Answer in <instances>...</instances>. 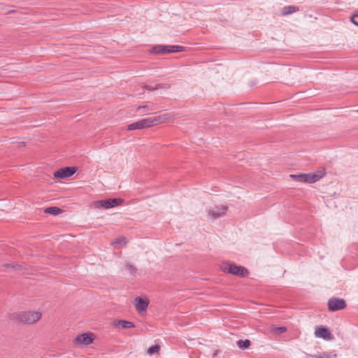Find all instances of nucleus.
Segmentation results:
<instances>
[{"label": "nucleus", "mask_w": 358, "mask_h": 358, "mask_svg": "<svg viewBox=\"0 0 358 358\" xmlns=\"http://www.w3.org/2000/svg\"><path fill=\"white\" fill-rule=\"evenodd\" d=\"M315 336L317 338H322L327 341L333 339V336L329 329L324 327H317L315 330Z\"/></svg>", "instance_id": "9"}, {"label": "nucleus", "mask_w": 358, "mask_h": 358, "mask_svg": "<svg viewBox=\"0 0 358 358\" xmlns=\"http://www.w3.org/2000/svg\"><path fill=\"white\" fill-rule=\"evenodd\" d=\"M94 336L92 333H83L78 335L73 340V344L76 347H86L94 341Z\"/></svg>", "instance_id": "5"}, {"label": "nucleus", "mask_w": 358, "mask_h": 358, "mask_svg": "<svg viewBox=\"0 0 358 358\" xmlns=\"http://www.w3.org/2000/svg\"><path fill=\"white\" fill-rule=\"evenodd\" d=\"M143 109H145V108H148V106H147V105H144V106H138V107H137L136 110H137V111H139L140 110H141V109H143Z\"/></svg>", "instance_id": "27"}, {"label": "nucleus", "mask_w": 358, "mask_h": 358, "mask_svg": "<svg viewBox=\"0 0 358 358\" xmlns=\"http://www.w3.org/2000/svg\"><path fill=\"white\" fill-rule=\"evenodd\" d=\"M159 349H160V347L159 345H152L150 348H148V353L150 355H152L155 353H158V352L159 351Z\"/></svg>", "instance_id": "22"}, {"label": "nucleus", "mask_w": 358, "mask_h": 358, "mask_svg": "<svg viewBox=\"0 0 358 358\" xmlns=\"http://www.w3.org/2000/svg\"><path fill=\"white\" fill-rule=\"evenodd\" d=\"M227 206L222 205L220 206H215L208 210V216L210 219H217L224 216L227 214Z\"/></svg>", "instance_id": "7"}, {"label": "nucleus", "mask_w": 358, "mask_h": 358, "mask_svg": "<svg viewBox=\"0 0 358 358\" xmlns=\"http://www.w3.org/2000/svg\"><path fill=\"white\" fill-rule=\"evenodd\" d=\"M353 17H358V10H357V11L353 14Z\"/></svg>", "instance_id": "28"}, {"label": "nucleus", "mask_w": 358, "mask_h": 358, "mask_svg": "<svg viewBox=\"0 0 358 358\" xmlns=\"http://www.w3.org/2000/svg\"><path fill=\"white\" fill-rule=\"evenodd\" d=\"M152 53L162 55L165 54V45H158L152 48L151 51Z\"/></svg>", "instance_id": "17"}, {"label": "nucleus", "mask_w": 358, "mask_h": 358, "mask_svg": "<svg viewBox=\"0 0 358 358\" xmlns=\"http://www.w3.org/2000/svg\"><path fill=\"white\" fill-rule=\"evenodd\" d=\"M286 327L281 326L277 327L275 325H272L271 327V331L275 334H280L286 331Z\"/></svg>", "instance_id": "19"}, {"label": "nucleus", "mask_w": 358, "mask_h": 358, "mask_svg": "<svg viewBox=\"0 0 358 358\" xmlns=\"http://www.w3.org/2000/svg\"><path fill=\"white\" fill-rule=\"evenodd\" d=\"M154 120V125H157L159 124L165 122L169 121L174 117H176V114L173 113H166L158 116L152 117Z\"/></svg>", "instance_id": "11"}, {"label": "nucleus", "mask_w": 358, "mask_h": 358, "mask_svg": "<svg viewBox=\"0 0 358 358\" xmlns=\"http://www.w3.org/2000/svg\"><path fill=\"white\" fill-rule=\"evenodd\" d=\"M324 175L322 172L310 173H301L299 175H290V177L296 180L314 183L321 179Z\"/></svg>", "instance_id": "4"}, {"label": "nucleus", "mask_w": 358, "mask_h": 358, "mask_svg": "<svg viewBox=\"0 0 358 358\" xmlns=\"http://www.w3.org/2000/svg\"><path fill=\"white\" fill-rule=\"evenodd\" d=\"M114 326L121 325L123 329H131L134 327L132 322L126 320H117L113 323Z\"/></svg>", "instance_id": "15"}, {"label": "nucleus", "mask_w": 358, "mask_h": 358, "mask_svg": "<svg viewBox=\"0 0 358 358\" xmlns=\"http://www.w3.org/2000/svg\"><path fill=\"white\" fill-rule=\"evenodd\" d=\"M346 306L345 301L339 298H331L328 301V307L331 311H337L345 308Z\"/></svg>", "instance_id": "8"}, {"label": "nucleus", "mask_w": 358, "mask_h": 358, "mask_svg": "<svg viewBox=\"0 0 358 358\" xmlns=\"http://www.w3.org/2000/svg\"><path fill=\"white\" fill-rule=\"evenodd\" d=\"M355 17H353V15L351 16L350 17V21L352 23H353L355 25L357 26L358 27V22L357 21L355 20Z\"/></svg>", "instance_id": "26"}, {"label": "nucleus", "mask_w": 358, "mask_h": 358, "mask_svg": "<svg viewBox=\"0 0 358 358\" xmlns=\"http://www.w3.org/2000/svg\"><path fill=\"white\" fill-rule=\"evenodd\" d=\"M125 267L130 274H133L136 272V268L132 265L127 264H125Z\"/></svg>", "instance_id": "23"}, {"label": "nucleus", "mask_w": 358, "mask_h": 358, "mask_svg": "<svg viewBox=\"0 0 358 358\" xmlns=\"http://www.w3.org/2000/svg\"><path fill=\"white\" fill-rule=\"evenodd\" d=\"M237 345L239 348L241 349H247L250 347V341L248 339L246 340H239L237 341Z\"/></svg>", "instance_id": "20"}, {"label": "nucleus", "mask_w": 358, "mask_h": 358, "mask_svg": "<svg viewBox=\"0 0 358 358\" xmlns=\"http://www.w3.org/2000/svg\"><path fill=\"white\" fill-rule=\"evenodd\" d=\"M298 10V8L294 6H288L284 7L281 10L282 15H287L295 13Z\"/></svg>", "instance_id": "16"}, {"label": "nucleus", "mask_w": 358, "mask_h": 358, "mask_svg": "<svg viewBox=\"0 0 358 358\" xmlns=\"http://www.w3.org/2000/svg\"><path fill=\"white\" fill-rule=\"evenodd\" d=\"M184 48L180 45H165V54L182 51Z\"/></svg>", "instance_id": "13"}, {"label": "nucleus", "mask_w": 358, "mask_h": 358, "mask_svg": "<svg viewBox=\"0 0 358 358\" xmlns=\"http://www.w3.org/2000/svg\"><path fill=\"white\" fill-rule=\"evenodd\" d=\"M76 170L73 167L60 169L54 173V176L57 178H66L73 175Z\"/></svg>", "instance_id": "10"}, {"label": "nucleus", "mask_w": 358, "mask_h": 358, "mask_svg": "<svg viewBox=\"0 0 358 358\" xmlns=\"http://www.w3.org/2000/svg\"><path fill=\"white\" fill-rule=\"evenodd\" d=\"M149 302L146 299H143L141 297H136L134 300V306L138 312L145 311L148 306Z\"/></svg>", "instance_id": "12"}, {"label": "nucleus", "mask_w": 358, "mask_h": 358, "mask_svg": "<svg viewBox=\"0 0 358 358\" xmlns=\"http://www.w3.org/2000/svg\"><path fill=\"white\" fill-rule=\"evenodd\" d=\"M122 202L123 200L121 199H109L93 201L91 203L90 206L95 209H109L121 205Z\"/></svg>", "instance_id": "3"}, {"label": "nucleus", "mask_w": 358, "mask_h": 358, "mask_svg": "<svg viewBox=\"0 0 358 358\" xmlns=\"http://www.w3.org/2000/svg\"><path fill=\"white\" fill-rule=\"evenodd\" d=\"M162 86L160 85H157L155 87H150V86H148V85H145L144 87V88L148 90H157L159 88H160Z\"/></svg>", "instance_id": "24"}, {"label": "nucleus", "mask_w": 358, "mask_h": 358, "mask_svg": "<svg viewBox=\"0 0 358 358\" xmlns=\"http://www.w3.org/2000/svg\"><path fill=\"white\" fill-rule=\"evenodd\" d=\"M152 117L142 119L127 126V130L143 129L155 126Z\"/></svg>", "instance_id": "6"}, {"label": "nucleus", "mask_w": 358, "mask_h": 358, "mask_svg": "<svg viewBox=\"0 0 358 358\" xmlns=\"http://www.w3.org/2000/svg\"><path fill=\"white\" fill-rule=\"evenodd\" d=\"M44 211L46 213L56 215L62 213V210L58 207H49L47 208Z\"/></svg>", "instance_id": "18"}, {"label": "nucleus", "mask_w": 358, "mask_h": 358, "mask_svg": "<svg viewBox=\"0 0 358 358\" xmlns=\"http://www.w3.org/2000/svg\"><path fill=\"white\" fill-rule=\"evenodd\" d=\"M42 315L41 310L24 311L16 314L15 319L23 324H34L41 320Z\"/></svg>", "instance_id": "1"}, {"label": "nucleus", "mask_w": 358, "mask_h": 358, "mask_svg": "<svg viewBox=\"0 0 358 358\" xmlns=\"http://www.w3.org/2000/svg\"><path fill=\"white\" fill-rule=\"evenodd\" d=\"M3 266L6 268H13L14 269H17L19 267L18 265H13L10 264H4Z\"/></svg>", "instance_id": "25"}, {"label": "nucleus", "mask_w": 358, "mask_h": 358, "mask_svg": "<svg viewBox=\"0 0 358 358\" xmlns=\"http://www.w3.org/2000/svg\"><path fill=\"white\" fill-rule=\"evenodd\" d=\"M126 244H127V239L124 236L119 237L111 243L112 245H113L114 247H117V248L124 247L126 245Z\"/></svg>", "instance_id": "14"}, {"label": "nucleus", "mask_w": 358, "mask_h": 358, "mask_svg": "<svg viewBox=\"0 0 358 358\" xmlns=\"http://www.w3.org/2000/svg\"><path fill=\"white\" fill-rule=\"evenodd\" d=\"M308 356L312 357L314 358H331V357H332L331 354L328 353V352H323L320 355H308Z\"/></svg>", "instance_id": "21"}, {"label": "nucleus", "mask_w": 358, "mask_h": 358, "mask_svg": "<svg viewBox=\"0 0 358 358\" xmlns=\"http://www.w3.org/2000/svg\"><path fill=\"white\" fill-rule=\"evenodd\" d=\"M220 269L224 273L239 277H245L248 274V271L245 267L227 262L220 265Z\"/></svg>", "instance_id": "2"}]
</instances>
